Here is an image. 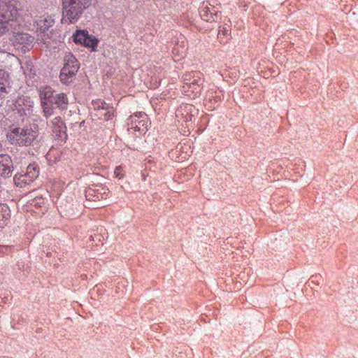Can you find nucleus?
Segmentation results:
<instances>
[{
    "label": "nucleus",
    "instance_id": "f257e3e1",
    "mask_svg": "<svg viewBox=\"0 0 358 358\" xmlns=\"http://www.w3.org/2000/svg\"><path fill=\"white\" fill-rule=\"evenodd\" d=\"M38 136V130L35 127H15L10 128L6 134L9 143L17 146L31 145Z\"/></svg>",
    "mask_w": 358,
    "mask_h": 358
},
{
    "label": "nucleus",
    "instance_id": "f03ea898",
    "mask_svg": "<svg viewBox=\"0 0 358 358\" xmlns=\"http://www.w3.org/2000/svg\"><path fill=\"white\" fill-rule=\"evenodd\" d=\"M203 82V74L199 71L186 72L182 76V93L194 99L200 95Z\"/></svg>",
    "mask_w": 358,
    "mask_h": 358
},
{
    "label": "nucleus",
    "instance_id": "7ed1b4c3",
    "mask_svg": "<svg viewBox=\"0 0 358 358\" xmlns=\"http://www.w3.org/2000/svg\"><path fill=\"white\" fill-rule=\"evenodd\" d=\"M63 18L65 22L73 23L81 16L83 12L90 6L87 0H63Z\"/></svg>",
    "mask_w": 358,
    "mask_h": 358
},
{
    "label": "nucleus",
    "instance_id": "20e7f679",
    "mask_svg": "<svg viewBox=\"0 0 358 358\" xmlns=\"http://www.w3.org/2000/svg\"><path fill=\"white\" fill-rule=\"evenodd\" d=\"M149 124L148 117L145 113H135L128 118L127 130L129 134L139 136L145 134Z\"/></svg>",
    "mask_w": 358,
    "mask_h": 358
},
{
    "label": "nucleus",
    "instance_id": "39448f33",
    "mask_svg": "<svg viewBox=\"0 0 358 358\" xmlns=\"http://www.w3.org/2000/svg\"><path fill=\"white\" fill-rule=\"evenodd\" d=\"M93 108V115L97 119L103 120H109L114 116V108L103 100L97 99L92 102Z\"/></svg>",
    "mask_w": 358,
    "mask_h": 358
},
{
    "label": "nucleus",
    "instance_id": "423d86ee",
    "mask_svg": "<svg viewBox=\"0 0 358 358\" xmlns=\"http://www.w3.org/2000/svg\"><path fill=\"white\" fill-rule=\"evenodd\" d=\"M19 14L16 6L8 0H0V18L17 26Z\"/></svg>",
    "mask_w": 358,
    "mask_h": 358
},
{
    "label": "nucleus",
    "instance_id": "0eeeda50",
    "mask_svg": "<svg viewBox=\"0 0 358 358\" xmlns=\"http://www.w3.org/2000/svg\"><path fill=\"white\" fill-rule=\"evenodd\" d=\"M38 169L34 165H29L25 173H17L14 176L15 184L21 188L31 183L38 176Z\"/></svg>",
    "mask_w": 358,
    "mask_h": 358
},
{
    "label": "nucleus",
    "instance_id": "6e6552de",
    "mask_svg": "<svg viewBox=\"0 0 358 358\" xmlns=\"http://www.w3.org/2000/svg\"><path fill=\"white\" fill-rule=\"evenodd\" d=\"M73 41L76 43L82 44L85 47L92 48L94 50L97 46L98 40L94 37L90 36L86 31H77L73 36Z\"/></svg>",
    "mask_w": 358,
    "mask_h": 358
},
{
    "label": "nucleus",
    "instance_id": "1a4fd4ad",
    "mask_svg": "<svg viewBox=\"0 0 358 358\" xmlns=\"http://www.w3.org/2000/svg\"><path fill=\"white\" fill-rule=\"evenodd\" d=\"M193 106L185 104L178 108L176 112V115L178 121L185 123L187 127H191L193 122Z\"/></svg>",
    "mask_w": 358,
    "mask_h": 358
},
{
    "label": "nucleus",
    "instance_id": "9d476101",
    "mask_svg": "<svg viewBox=\"0 0 358 358\" xmlns=\"http://www.w3.org/2000/svg\"><path fill=\"white\" fill-rule=\"evenodd\" d=\"M1 64V66L8 73H11L20 66V59L13 54L8 52H3Z\"/></svg>",
    "mask_w": 358,
    "mask_h": 358
},
{
    "label": "nucleus",
    "instance_id": "9b49d317",
    "mask_svg": "<svg viewBox=\"0 0 358 358\" xmlns=\"http://www.w3.org/2000/svg\"><path fill=\"white\" fill-rule=\"evenodd\" d=\"M34 101L27 96H19L15 103V109L22 115H30L33 111Z\"/></svg>",
    "mask_w": 358,
    "mask_h": 358
},
{
    "label": "nucleus",
    "instance_id": "f8f14e48",
    "mask_svg": "<svg viewBox=\"0 0 358 358\" xmlns=\"http://www.w3.org/2000/svg\"><path fill=\"white\" fill-rule=\"evenodd\" d=\"M52 131L55 137L61 142H65L67 138L66 126L60 117H55L51 122Z\"/></svg>",
    "mask_w": 358,
    "mask_h": 358
},
{
    "label": "nucleus",
    "instance_id": "ddd939ff",
    "mask_svg": "<svg viewBox=\"0 0 358 358\" xmlns=\"http://www.w3.org/2000/svg\"><path fill=\"white\" fill-rule=\"evenodd\" d=\"M13 162L8 155H0V178H6L11 176L13 172Z\"/></svg>",
    "mask_w": 358,
    "mask_h": 358
},
{
    "label": "nucleus",
    "instance_id": "4468645a",
    "mask_svg": "<svg viewBox=\"0 0 358 358\" xmlns=\"http://www.w3.org/2000/svg\"><path fill=\"white\" fill-rule=\"evenodd\" d=\"M55 20L49 15H43L36 21V31L42 34L47 33L53 27Z\"/></svg>",
    "mask_w": 358,
    "mask_h": 358
},
{
    "label": "nucleus",
    "instance_id": "2eb2a0df",
    "mask_svg": "<svg viewBox=\"0 0 358 358\" xmlns=\"http://www.w3.org/2000/svg\"><path fill=\"white\" fill-rule=\"evenodd\" d=\"M108 194V190L103 187L97 189L89 188L85 192V195L87 199L92 201H99L101 199H106Z\"/></svg>",
    "mask_w": 358,
    "mask_h": 358
},
{
    "label": "nucleus",
    "instance_id": "dca6fc26",
    "mask_svg": "<svg viewBox=\"0 0 358 358\" xmlns=\"http://www.w3.org/2000/svg\"><path fill=\"white\" fill-rule=\"evenodd\" d=\"M78 71L75 66L71 67V70L62 68L59 76L61 82L65 85L71 83L75 80Z\"/></svg>",
    "mask_w": 358,
    "mask_h": 358
},
{
    "label": "nucleus",
    "instance_id": "f3484780",
    "mask_svg": "<svg viewBox=\"0 0 358 358\" xmlns=\"http://www.w3.org/2000/svg\"><path fill=\"white\" fill-rule=\"evenodd\" d=\"M33 38L25 33H17L13 36V43L14 45H22V48H28L31 44Z\"/></svg>",
    "mask_w": 358,
    "mask_h": 358
},
{
    "label": "nucleus",
    "instance_id": "a211bd4d",
    "mask_svg": "<svg viewBox=\"0 0 358 358\" xmlns=\"http://www.w3.org/2000/svg\"><path fill=\"white\" fill-rule=\"evenodd\" d=\"M50 102L56 105L61 110L66 109L69 104L67 96L63 92L55 94Z\"/></svg>",
    "mask_w": 358,
    "mask_h": 358
},
{
    "label": "nucleus",
    "instance_id": "6ab92c4d",
    "mask_svg": "<svg viewBox=\"0 0 358 358\" xmlns=\"http://www.w3.org/2000/svg\"><path fill=\"white\" fill-rule=\"evenodd\" d=\"M215 14V10L213 7H210L208 5L203 3L200 8V15L203 20L206 22L214 21Z\"/></svg>",
    "mask_w": 358,
    "mask_h": 358
},
{
    "label": "nucleus",
    "instance_id": "aec40b11",
    "mask_svg": "<svg viewBox=\"0 0 358 358\" xmlns=\"http://www.w3.org/2000/svg\"><path fill=\"white\" fill-rule=\"evenodd\" d=\"M10 217V211L6 204L0 203V228L7 225Z\"/></svg>",
    "mask_w": 358,
    "mask_h": 358
},
{
    "label": "nucleus",
    "instance_id": "412c9836",
    "mask_svg": "<svg viewBox=\"0 0 358 358\" xmlns=\"http://www.w3.org/2000/svg\"><path fill=\"white\" fill-rule=\"evenodd\" d=\"M64 66L63 68H66L68 70H71V67H76V70L79 69V64L76 58L71 53L66 54L64 59Z\"/></svg>",
    "mask_w": 358,
    "mask_h": 358
},
{
    "label": "nucleus",
    "instance_id": "4be33fe9",
    "mask_svg": "<svg viewBox=\"0 0 358 358\" xmlns=\"http://www.w3.org/2000/svg\"><path fill=\"white\" fill-rule=\"evenodd\" d=\"M17 25L0 18V35L10 34L16 29Z\"/></svg>",
    "mask_w": 358,
    "mask_h": 358
},
{
    "label": "nucleus",
    "instance_id": "5701e85b",
    "mask_svg": "<svg viewBox=\"0 0 358 358\" xmlns=\"http://www.w3.org/2000/svg\"><path fill=\"white\" fill-rule=\"evenodd\" d=\"M231 35V28L229 25L224 24L220 27L217 37L222 43H226Z\"/></svg>",
    "mask_w": 358,
    "mask_h": 358
},
{
    "label": "nucleus",
    "instance_id": "b1692460",
    "mask_svg": "<svg viewBox=\"0 0 358 358\" xmlns=\"http://www.w3.org/2000/svg\"><path fill=\"white\" fill-rule=\"evenodd\" d=\"M39 96L42 103L43 101L45 102H50L52 99L54 98L55 95L53 94V92L50 87H45L40 91Z\"/></svg>",
    "mask_w": 358,
    "mask_h": 358
},
{
    "label": "nucleus",
    "instance_id": "393cba45",
    "mask_svg": "<svg viewBox=\"0 0 358 358\" xmlns=\"http://www.w3.org/2000/svg\"><path fill=\"white\" fill-rule=\"evenodd\" d=\"M43 113L45 117H48L53 115L54 113V108L52 107L53 103L51 102H45L43 101L41 103Z\"/></svg>",
    "mask_w": 358,
    "mask_h": 358
},
{
    "label": "nucleus",
    "instance_id": "a878e982",
    "mask_svg": "<svg viewBox=\"0 0 358 358\" xmlns=\"http://www.w3.org/2000/svg\"><path fill=\"white\" fill-rule=\"evenodd\" d=\"M47 158L49 161L55 162L59 159V152L56 150H52L48 153Z\"/></svg>",
    "mask_w": 358,
    "mask_h": 358
},
{
    "label": "nucleus",
    "instance_id": "bb28decb",
    "mask_svg": "<svg viewBox=\"0 0 358 358\" xmlns=\"http://www.w3.org/2000/svg\"><path fill=\"white\" fill-rule=\"evenodd\" d=\"M6 92V85L3 80H0V98H2Z\"/></svg>",
    "mask_w": 358,
    "mask_h": 358
},
{
    "label": "nucleus",
    "instance_id": "cd10ccee",
    "mask_svg": "<svg viewBox=\"0 0 358 358\" xmlns=\"http://www.w3.org/2000/svg\"><path fill=\"white\" fill-rule=\"evenodd\" d=\"M114 173L117 178H122L124 177V173H122L121 166H117L114 171Z\"/></svg>",
    "mask_w": 358,
    "mask_h": 358
},
{
    "label": "nucleus",
    "instance_id": "c85d7f7f",
    "mask_svg": "<svg viewBox=\"0 0 358 358\" xmlns=\"http://www.w3.org/2000/svg\"><path fill=\"white\" fill-rule=\"evenodd\" d=\"M189 155L185 153V155H181L180 157H178V161H183L187 159V157Z\"/></svg>",
    "mask_w": 358,
    "mask_h": 358
}]
</instances>
